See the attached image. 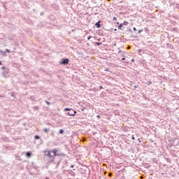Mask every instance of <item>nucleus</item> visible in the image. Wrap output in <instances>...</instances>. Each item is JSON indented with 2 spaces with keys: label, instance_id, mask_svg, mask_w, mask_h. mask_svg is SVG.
I'll return each instance as SVG.
<instances>
[{
  "label": "nucleus",
  "instance_id": "f257e3e1",
  "mask_svg": "<svg viewBox=\"0 0 179 179\" xmlns=\"http://www.w3.org/2000/svg\"><path fill=\"white\" fill-rule=\"evenodd\" d=\"M57 152H58L57 148L43 150L44 155L48 157L50 163H53V164H56L57 167H58L61 163V159H59L58 161L55 160V155H57Z\"/></svg>",
  "mask_w": 179,
  "mask_h": 179
},
{
  "label": "nucleus",
  "instance_id": "f03ea898",
  "mask_svg": "<svg viewBox=\"0 0 179 179\" xmlns=\"http://www.w3.org/2000/svg\"><path fill=\"white\" fill-rule=\"evenodd\" d=\"M103 155V157H110L113 155V150L110 148H106L101 150Z\"/></svg>",
  "mask_w": 179,
  "mask_h": 179
},
{
  "label": "nucleus",
  "instance_id": "7ed1b4c3",
  "mask_svg": "<svg viewBox=\"0 0 179 179\" xmlns=\"http://www.w3.org/2000/svg\"><path fill=\"white\" fill-rule=\"evenodd\" d=\"M69 64V58H62L59 61V65H64V66H66Z\"/></svg>",
  "mask_w": 179,
  "mask_h": 179
},
{
  "label": "nucleus",
  "instance_id": "20e7f679",
  "mask_svg": "<svg viewBox=\"0 0 179 179\" xmlns=\"http://www.w3.org/2000/svg\"><path fill=\"white\" fill-rule=\"evenodd\" d=\"M133 30L134 32L135 35H133V37H134V38H136V37H138L137 34H141L142 31H143V29H140V30H137L136 27H134Z\"/></svg>",
  "mask_w": 179,
  "mask_h": 179
},
{
  "label": "nucleus",
  "instance_id": "39448f33",
  "mask_svg": "<svg viewBox=\"0 0 179 179\" xmlns=\"http://www.w3.org/2000/svg\"><path fill=\"white\" fill-rule=\"evenodd\" d=\"M66 115H69V117H73V109H71L69 110V112L66 113Z\"/></svg>",
  "mask_w": 179,
  "mask_h": 179
},
{
  "label": "nucleus",
  "instance_id": "423d86ee",
  "mask_svg": "<svg viewBox=\"0 0 179 179\" xmlns=\"http://www.w3.org/2000/svg\"><path fill=\"white\" fill-rule=\"evenodd\" d=\"M57 156H62V157H65L66 156V154L64 152H56L55 157H57Z\"/></svg>",
  "mask_w": 179,
  "mask_h": 179
},
{
  "label": "nucleus",
  "instance_id": "0eeeda50",
  "mask_svg": "<svg viewBox=\"0 0 179 179\" xmlns=\"http://www.w3.org/2000/svg\"><path fill=\"white\" fill-rule=\"evenodd\" d=\"M101 20H99L97 22L95 23V26L97 29H100L101 27Z\"/></svg>",
  "mask_w": 179,
  "mask_h": 179
},
{
  "label": "nucleus",
  "instance_id": "6e6552de",
  "mask_svg": "<svg viewBox=\"0 0 179 179\" xmlns=\"http://www.w3.org/2000/svg\"><path fill=\"white\" fill-rule=\"evenodd\" d=\"M119 30H125V27L122 24V23L119 24V26L117 27Z\"/></svg>",
  "mask_w": 179,
  "mask_h": 179
},
{
  "label": "nucleus",
  "instance_id": "1a4fd4ad",
  "mask_svg": "<svg viewBox=\"0 0 179 179\" xmlns=\"http://www.w3.org/2000/svg\"><path fill=\"white\" fill-rule=\"evenodd\" d=\"M31 155H32L31 152L28 151V152H26L25 156L27 157H31Z\"/></svg>",
  "mask_w": 179,
  "mask_h": 179
},
{
  "label": "nucleus",
  "instance_id": "9d476101",
  "mask_svg": "<svg viewBox=\"0 0 179 179\" xmlns=\"http://www.w3.org/2000/svg\"><path fill=\"white\" fill-rule=\"evenodd\" d=\"M41 137L40 136H38V135H35L34 136V139L36 141H38V139H41Z\"/></svg>",
  "mask_w": 179,
  "mask_h": 179
},
{
  "label": "nucleus",
  "instance_id": "9b49d317",
  "mask_svg": "<svg viewBox=\"0 0 179 179\" xmlns=\"http://www.w3.org/2000/svg\"><path fill=\"white\" fill-rule=\"evenodd\" d=\"M1 54L3 55V57H6V52L0 50Z\"/></svg>",
  "mask_w": 179,
  "mask_h": 179
},
{
  "label": "nucleus",
  "instance_id": "f8f14e48",
  "mask_svg": "<svg viewBox=\"0 0 179 179\" xmlns=\"http://www.w3.org/2000/svg\"><path fill=\"white\" fill-rule=\"evenodd\" d=\"M2 76H3V78H8V76H6V71H3V72H2Z\"/></svg>",
  "mask_w": 179,
  "mask_h": 179
},
{
  "label": "nucleus",
  "instance_id": "ddd939ff",
  "mask_svg": "<svg viewBox=\"0 0 179 179\" xmlns=\"http://www.w3.org/2000/svg\"><path fill=\"white\" fill-rule=\"evenodd\" d=\"M129 23V22H127V21H124L123 23H122V24L123 26H128Z\"/></svg>",
  "mask_w": 179,
  "mask_h": 179
},
{
  "label": "nucleus",
  "instance_id": "4468645a",
  "mask_svg": "<svg viewBox=\"0 0 179 179\" xmlns=\"http://www.w3.org/2000/svg\"><path fill=\"white\" fill-rule=\"evenodd\" d=\"M72 108H65L64 109V111H69V110H71Z\"/></svg>",
  "mask_w": 179,
  "mask_h": 179
},
{
  "label": "nucleus",
  "instance_id": "2eb2a0df",
  "mask_svg": "<svg viewBox=\"0 0 179 179\" xmlns=\"http://www.w3.org/2000/svg\"><path fill=\"white\" fill-rule=\"evenodd\" d=\"M33 108L35 111H38V106H33Z\"/></svg>",
  "mask_w": 179,
  "mask_h": 179
},
{
  "label": "nucleus",
  "instance_id": "dca6fc26",
  "mask_svg": "<svg viewBox=\"0 0 179 179\" xmlns=\"http://www.w3.org/2000/svg\"><path fill=\"white\" fill-rule=\"evenodd\" d=\"M78 112H76V110H73V117H75V115H76V113H77Z\"/></svg>",
  "mask_w": 179,
  "mask_h": 179
},
{
  "label": "nucleus",
  "instance_id": "f3484780",
  "mask_svg": "<svg viewBox=\"0 0 179 179\" xmlns=\"http://www.w3.org/2000/svg\"><path fill=\"white\" fill-rule=\"evenodd\" d=\"M64 129H61L59 131V134H60L61 135H62V134H64Z\"/></svg>",
  "mask_w": 179,
  "mask_h": 179
},
{
  "label": "nucleus",
  "instance_id": "a211bd4d",
  "mask_svg": "<svg viewBox=\"0 0 179 179\" xmlns=\"http://www.w3.org/2000/svg\"><path fill=\"white\" fill-rule=\"evenodd\" d=\"M96 45H101L102 43L101 42H95Z\"/></svg>",
  "mask_w": 179,
  "mask_h": 179
},
{
  "label": "nucleus",
  "instance_id": "6ab92c4d",
  "mask_svg": "<svg viewBox=\"0 0 179 179\" xmlns=\"http://www.w3.org/2000/svg\"><path fill=\"white\" fill-rule=\"evenodd\" d=\"M152 81H148L147 82V83H146V85H148V86H150V85H152Z\"/></svg>",
  "mask_w": 179,
  "mask_h": 179
},
{
  "label": "nucleus",
  "instance_id": "aec40b11",
  "mask_svg": "<svg viewBox=\"0 0 179 179\" xmlns=\"http://www.w3.org/2000/svg\"><path fill=\"white\" fill-rule=\"evenodd\" d=\"M43 131L45 132V134H47V132H48V129L45 128L43 129Z\"/></svg>",
  "mask_w": 179,
  "mask_h": 179
},
{
  "label": "nucleus",
  "instance_id": "412c9836",
  "mask_svg": "<svg viewBox=\"0 0 179 179\" xmlns=\"http://www.w3.org/2000/svg\"><path fill=\"white\" fill-rule=\"evenodd\" d=\"M50 135H51V136H54V135H55L54 131H52V130L50 131Z\"/></svg>",
  "mask_w": 179,
  "mask_h": 179
},
{
  "label": "nucleus",
  "instance_id": "4be33fe9",
  "mask_svg": "<svg viewBox=\"0 0 179 179\" xmlns=\"http://www.w3.org/2000/svg\"><path fill=\"white\" fill-rule=\"evenodd\" d=\"M45 102L46 103V104H47L48 106H50V105L51 104V102H50V101H45Z\"/></svg>",
  "mask_w": 179,
  "mask_h": 179
},
{
  "label": "nucleus",
  "instance_id": "5701e85b",
  "mask_svg": "<svg viewBox=\"0 0 179 179\" xmlns=\"http://www.w3.org/2000/svg\"><path fill=\"white\" fill-rule=\"evenodd\" d=\"M122 61H125V55H122Z\"/></svg>",
  "mask_w": 179,
  "mask_h": 179
},
{
  "label": "nucleus",
  "instance_id": "b1692460",
  "mask_svg": "<svg viewBox=\"0 0 179 179\" xmlns=\"http://www.w3.org/2000/svg\"><path fill=\"white\" fill-rule=\"evenodd\" d=\"M6 52H8V54H10V50H9V49H6Z\"/></svg>",
  "mask_w": 179,
  "mask_h": 179
},
{
  "label": "nucleus",
  "instance_id": "393cba45",
  "mask_svg": "<svg viewBox=\"0 0 179 179\" xmlns=\"http://www.w3.org/2000/svg\"><path fill=\"white\" fill-rule=\"evenodd\" d=\"M131 139H132L133 141H135V136H134V135H131Z\"/></svg>",
  "mask_w": 179,
  "mask_h": 179
},
{
  "label": "nucleus",
  "instance_id": "a878e982",
  "mask_svg": "<svg viewBox=\"0 0 179 179\" xmlns=\"http://www.w3.org/2000/svg\"><path fill=\"white\" fill-rule=\"evenodd\" d=\"M10 96H11V97H15V93H13V92L11 93V94H10Z\"/></svg>",
  "mask_w": 179,
  "mask_h": 179
},
{
  "label": "nucleus",
  "instance_id": "bb28decb",
  "mask_svg": "<svg viewBox=\"0 0 179 179\" xmlns=\"http://www.w3.org/2000/svg\"><path fill=\"white\" fill-rule=\"evenodd\" d=\"M1 69H2V71H5V69H6V67L2 66V67H1Z\"/></svg>",
  "mask_w": 179,
  "mask_h": 179
},
{
  "label": "nucleus",
  "instance_id": "cd10ccee",
  "mask_svg": "<svg viewBox=\"0 0 179 179\" xmlns=\"http://www.w3.org/2000/svg\"><path fill=\"white\" fill-rule=\"evenodd\" d=\"M40 15L41 16H44V12H41Z\"/></svg>",
  "mask_w": 179,
  "mask_h": 179
},
{
  "label": "nucleus",
  "instance_id": "c85d7f7f",
  "mask_svg": "<svg viewBox=\"0 0 179 179\" xmlns=\"http://www.w3.org/2000/svg\"><path fill=\"white\" fill-rule=\"evenodd\" d=\"M92 36H89L88 37H87V40H90V38H92Z\"/></svg>",
  "mask_w": 179,
  "mask_h": 179
},
{
  "label": "nucleus",
  "instance_id": "c756f323",
  "mask_svg": "<svg viewBox=\"0 0 179 179\" xmlns=\"http://www.w3.org/2000/svg\"><path fill=\"white\" fill-rule=\"evenodd\" d=\"M85 110H86V108H81V111H85Z\"/></svg>",
  "mask_w": 179,
  "mask_h": 179
},
{
  "label": "nucleus",
  "instance_id": "7c9ffc66",
  "mask_svg": "<svg viewBox=\"0 0 179 179\" xmlns=\"http://www.w3.org/2000/svg\"><path fill=\"white\" fill-rule=\"evenodd\" d=\"M142 51H143L142 49H139V50H138V52H142Z\"/></svg>",
  "mask_w": 179,
  "mask_h": 179
},
{
  "label": "nucleus",
  "instance_id": "2f4dec72",
  "mask_svg": "<svg viewBox=\"0 0 179 179\" xmlns=\"http://www.w3.org/2000/svg\"><path fill=\"white\" fill-rule=\"evenodd\" d=\"M99 89H100V90H101V89H103V86L100 85V86L99 87Z\"/></svg>",
  "mask_w": 179,
  "mask_h": 179
},
{
  "label": "nucleus",
  "instance_id": "473e14b6",
  "mask_svg": "<svg viewBox=\"0 0 179 179\" xmlns=\"http://www.w3.org/2000/svg\"><path fill=\"white\" fill-rule=\"evenodd\" d=\"M113 20H117V17H113Z\"/></svg>",
  "mask_w": 179,
  "mask_h": 179
},
{
  "label": "nucleus",
  "instance_id": "72a5a7b5",
  "mask_svg": "<svg viewBox=\"0 0 179 179\" xmlns=\"http://www.w3.org/2000/svg\"><path fill=\"white\" fill-rule=\"evenodd\" d=\"M129 31H130L131 33H132V29L131 28L129 29Z\"/></svg>",
  "mask_w": 179,
  "mask_h": 179
},
{
  "label": "nucleus",
  "instance_id": "f704fd0d",
  "mask_svg": "<svg viewBox=\"0 0 179 179\" xmlns=\"http://www.w3.org/2000/svg\"><path fill=\"white\" fill-rule=\"evenodd\" d=\"M131 62H135V59H132L131 60Z\"/></svg>",
  "mask_w": 179,
  "mask_h": 179
},
{
  "label": "nucleus",
  "instance_id": "c9c22d12",
  "mask_svg": "<svg viewBox=\"0 0 179 179\" xmlns=\"http://www.w3.org/2000/svg\"><path fill=\"white\" fill-rule=\"evenodd\" d=\"M130 85L132 86V85H134V82L130 81Z\"/></svg>",
  "mask_w": 179,
  "mask_h": 179
},
{
  "label": "nucleus",
  "instance_id": "e433bc0d",
  "mask_svg": "<svg viewBox=\"0 0 179 179\" xmlns=\"http://www.w3.org/2000/svg\"><path fill=\"white\" fill-rule=\"evenodd\" d=\"M169 148H171L172 146H174V145L171 144V145H169Z\"/></svg>",
  "mask_w": 179,
  "mask_h": 179
},
{
  "label": "nucleus",
  "instance_id": "4c0bfd02",
  "mask_svg": "<svg viewBox=\"0 0 179 179\" xmlns=\"http://www.w3.org/2000/svg\"><path fill=\"white\" fill-rule=\"evenodd\" d=\"M105 72H108V69H106Z\"/></svg>",
  "mask_w": 179,
  "mask_h": 179
},
{
  "label": "nucleus",
  "instance_id": "58836bf2",
  "mask_svg": "<svg viewBox=\"0 0 179 179\" xmlns=\"http://www.w3.org/2000/svg\"><path fill=\"white\" fill-rule=\"evenodd\" d=\"M73 165L70 166V169H73Z\"/></svg>",
  "mask_w": 179,
  "mask_h": 179
},
{
  "label": "nucleus",
  "instance_id": "ea45409f",
  "mask_svg": "<svg viewBox=\"0 0 179 179\" xmlns=\"http://www.w3.org/2000/svg\"><path fill=\"white\" fill-rule=\"evenodd\" d=\"M122 52L121 50L118 51V54H121Z\"/></svg>",
  "mask_w": 179,
  "mask_h": 179
},
{
  "label": "nucleus",
  "instance_id": "a19ab883",
  "mask_svg": "<svg viewBox=\"0 0 179 179\" xmlns=\"http://www.w3.org/2000/svg\"><path fill=\"white\" fill-rule=\"evenodd\" d=\"M138 142H139V143H141V138H138Z\"/></svg>",
  "mask_w": 179,
  "mask_h": 179
},
{
  "label": "nucleus",
  "instance_id": "79ce46f5",
  "mask_svg": "<svg viewBox=\"0 0 179 179\" xmlns=\"http://www.w3.org/2000/svg\"><path fill=\"white\" fill-rule=\"evenodd\" d=\"M134 87L135 89H137L138 86L134 85Z\"/></svg>",
  "mask_w": 179,
  "mask_h": 179
},
{
  "label": "nucleus",
  "instance_id": "37998d69",
  "mask_svg": "<svg viewBox=\"0 0 179 179\" xmlns=\"http://www.w3.org/2000/svg\"><path fill=\"white\" fill-rule=\"evenodd\" d=\"M96 118H100V115H96Z\"/></svg>",
  "mask_w": 179,
  "mask_h": 179
},
{
  "label": "nucleus",
  "instance_id": "c03bdc74",
  "mask_svg": "<svg viewBox=\"0 0 179 179\" xmlns=\"http://www.w3.org/2000/svg\"><path fill=\"white\" fill-rule=\"evenodd\" d=\"M116 24H120V22H116Z\"/></svg>",
  "mask_w": 179,
  "mask_h": 179
},
{
  "label": "nucleus",
  "instance_id": "a18cd8bd",
  "mask_svg": "<svg viewBox=\"0 0 179 179\" xmlns=\"http://www.w3.org/2000/svg\"><path fill=\"white\" fill-rule=\"evenodd\" d=\"M113 30H114V31H117V29H114Z\"/></svg>",
  "mask_w": 179,
  "mask_h": 179
},
{
  "label": "nucleus",
  "instance_id": "49530a36",
  "mask_svg": "<svg viewBox=\"0 0 179 179\" xmlns=\"http://www.w3.org/2000/svg\"><path fill=\"white\" fill-rule=\"evenodd\" d=\"M0 65H2V62L1 61H0Z\"/></svg>",
  "mask_w": 179,
  "mask_h": 179
},
{
  "label": "nucleus",
  "instance_id": "de8ad7c7",
  "mask_svg": "<svg viewBox=\"0 0 179 179\" xmlns=\"http://www.w3.org/2000/svg\"><path fill=\"white\" fill-rule=\"evenodd\" d=\"M113 45H115V46L117 45V43H114Z\"/></svg>",
  "mask_w": 179,
  "mask_h": 179
},
{
  "label": "nucleus",
  "instance_id": "09e8293b",
  "mask_svg": "<svg viewBox=\"0 0 179 179\" xmlns=\"http://www.w3.org/2000/svg\"><path fill=\"white\" fill-rule=\"evenodd\" d=\"M110 30H114V29L113 28H111Z\"/></svg>",
  "mask_w": 179,
  "mask_h": 179
},
{
  "label": "nucleus",
  "instance_id": "8fccbe9b",
  "mask_svg": "<svg viewBox=\"0 0 179 179\" xmlns=\"http://www.w3.org/2000/svg\"><path fill=\"white\" fill-rule=\"evenodd\" d=\"M167 45H168V47H169V45H170V44H167Z\"/></svg>",
  "mask_w": 179,
  "mask_h": 179
}]
</instances>
